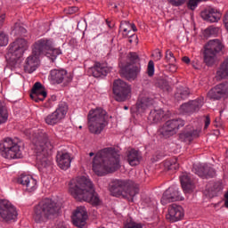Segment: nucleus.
Here are the masks:
<instances>
[{
    "mask_svg": "<svg viewBox=\"0 0 228 228\" xmlns=\"http://www.w3.org/2000/svg\"><path fill=\"white\" fill-rule=\"evenodd\" d=\"M152 106H154V98L145 93H142L140 94L136 103V112L145 113V111H147L149 108H152Z\"/></svg>",
    "mask_w": 228,
    "mask_h": 228,
    "instance_id": "aec40b11",
    "label": "nucleus"
},
{
    "mask_svg": "<svg viewBox=\"0 0 228 228\" xmlns=\"http://www.w3.org/2000/svg\"><path fill=\"white\" fill-rule=\"evenodd\" d=\"M181 200V194L177 186L169 187L164 193L160 200L162 206H167L169 202H175Z\"/></svg>",
    "mask_w": 228,
    "mask_h": 228,
    "instance_id": "a211bd4d",
    "label": "nucleus"
},
{
    "mask_svg": "<svg viewBox=\"0 0 228 228\" xmlns=\"http://www.w3.org/2000/svg\"><path fill=\"white\" fill-rule=\"evenodd\" d=\"M8 121V110L6 106L0 102V125L6 124Z\"/></svg>",
    "mask_w": 228,
    "mask_h": 228,
    "instance_id": "c9c22d12",
    "label": "nucleus"
},
{
    "mask_svg": "<svg viewBox=\"0 0 228 228\" xmlns=\"http://www.w3.org/2000/svg\"><path fill=\"white\" fill-rule=\"evenodd\" d=\"M79 9L77 7H70L69 12L70 13H76Z\"/></svg>",
    "mask_w": 228,
    "mask_h": 228,
    "instance_id": "5fc2aeb1",
    "label": "nucleus"
},
{
    "mask_svg": "<svg viewBox=\"0 0 228 228\" xmlns=\"http://www.w3.org/2000/svg\"><path fill=\"white\" fill-rule=\"evenodd\" d=\"M128 59L129 62H126V65L121 68V74H123L126 79H136L142 70L140 56L134 52H130L128 53Z\"/></svg>",
    "mask_w": 228,
    "mask_h": 228,
    "instance_id": "9d476101",
    "label": "nucleus"
},
{
    "mask_svg": "<svg viewBox=\"0 0 228 228\" xmlns=\"http://www.w3.org/2000/svg\"><path fill=\"white\" fill-rule=\"evenodd\" d=\"M200 1H201V0H189L188 8L190 10H195V8H197V6H199Z\"/></svg>",
    "mask_w": 228,
    "mask_h": 228,
    "instance_id": "a18cd8bd",
    "label": "nucleus"
},
{
    "mask_svg": "<svg viewBox=\"0 0 228 228\" xmlns=\"http://www.w3.org/2000/svg\"><path fill=\"white\" fill-rule=\"evenodd\" d=\"M147 74L150 77H152V76H154V61H150L148 62Z\"/></svg>",
    "mask_w": 228,
    "mask_h": 228,
    "instance_id": "c03bdc74",
    "label": "nucleus"
},
{
    "mask_svg": "<svg viewBox=\"0 0 228 228\" xmlns=\"http://www.w3.org/2000/svg\"><path fill=\"white\" fill-rule=\"evenodd\" d=\"M113 94L116 101L124 102L127 99V95L131 94V87L124 80L116 79L113 84Z\"/></svg>",
    "mask_w": 228,
    "mask_h": 228,
    "instance_id": "2eb2a0df",
    "label": "nucleus"
},
{
    "mask_svg": "<svg viewBox=\"0 0 228 228\" xmlns=\"http://www.w3.org/2000/svg\"><path fill=\"white\" fill-rule=\"evenodd\" d=\"M4 19H6L5 14L0 15V26H3V23L4 22Z\"/></svg>",
    "mask_w": 228,
    "mask_h": 228,
    "instance_id": "864d4df0",
    "label": "nucleus"
},
{
    "mask_svg": "<svg viewBox=\"0 0 228 228\" xmlns=\"http://www.w3.org/2000/svg\"><path fill=\"white\" fill-rule=\"evenodd\" d=\"M89 70L91 74H93L94 77H102V76H108L110 68H108L106 64L96 62Z\"/></svg>",
    "mask_w": 228,
    "mask_h": 228,
    "instance_id": "2f4dec72",
    "label": "nucleus"
},
{
    "mask_svg": "<svg viewBox=\"0 0 228 228\" xmlns=\"http://www.w3.org/2000/svg\"><path fill=\"white\" fill-rule=\"evenodd\" d=\"M61 208L56 201L45 199L34 208L33 219L37 224H44L60 213Z\"/></svg>",
    "mask_w": 228,
    "mask_h": 228,
    "instance_id": "20e7f679",
    "label": "nucleus"
},
{
    "mask_svg": "<svg viewBox=\"0 0 228 228\" xmlns=\"http://www.w3.org/2000/svg\"><path fill=\"white\" fill-rule=\"evenodd\" d=\"M89 156H90V158H92V156H95V153L90 152V153H89Z\"/></svg>",
    "mask_w": 228,
    "mask_h": 228,
    "instance_id": "4d7b16f0",
    "label": "nucleus"
},
{
    "mask_svg": "<svg viewBox=\"0 0 228 228\" xmlns=\"http://www.w3.org/2000/svg\"><path fill=\"white\" fill-rule=\"evenodd\" d=\"M182 61H183V63H186L187 65H189L190 63V58L188 56H184L182 58Z\"/></svg>",
    "mask_w": 228,
    "mask_h": 228,
    "instance_id": "603ef678",
    "label": "nucleus"
},
{
    "mask_svg": "<svg viewBox=\"0 0 228 228\" xmlns=\"http://www.w3.org/2000/svg\"><path fill=\"white\" fill-rule=\"evenodd\" d=\"M226 158H228V149L226 150Z\"/></svg>",
    "mask_w": 228,
    "mask_h": 228,
    "instance_id": "13d9d810",
    "label": "nucleus"
},
{
    "mask_svg": "<svg viewBox=\"0 0 228 228\" xmlns=\"http://www.w3.org/2000/svg\"><path fill=\"white\" fill-rule=\"evenodd\" d=\"M199 130L194 129L191 126H187L183 133L180 134L179 139L184 143H191L195 138H199Z\"/></svg>",
    "mask_w": 228,
    "mask_h": 228,
    "instance_id": "393cba45",
    "label": "nucleus"
},
{
    "mask_svg": "<svg viewBox=\"0 0 228 228\" xmlns=\"http://www.w3.org/2000/svg\"><path fill=\"white\" fill-rule=\"evenodd\" d=\"M50 79L53 81V83H57V85L61 83H63V85H69V83L72 81V75L68 73L65 69H52L50 71Z\"/></svg>",
    "mask_w": 228,
    "mask_h": 228,
    "instance_id": "f3484780",
    "label": "nucleus"
},
{
    "mask_svg": "<svg viewBox=\"0 0 228 228\" xmlns=\"http://www.w3.org/2000/svg\"><path fill=\"white\" fill-rule=\"evenodd\" d=\"M51 137L44 130H37L33 134L32 142L36 154L37 165L39 170L51 168L53 166V143Z\"/></svg>",
    "mask_w": 228,
    "mask_h": 228,
    "instance_id": "f03ea898",
    "label": "nucleus"
},
{
    "mask_svg": "<svg viewBox=\"0 0 228 228\" xmlns=\"http://www.w3.org/2000/svg\"><path fill=\"white\" fill-rule=\"evenodd\" d=\"M190 97V89L188 87H179L175 94V99L176 101H184Z\"/></svg>",
    "mask_w": 228,
    "mask_h": 228,
    "instance_id": "f704fd0d",
    "label": "nucleus"
},
{
    "mask_svg": "<svg viewBox=\"0 0 228 228\" xmlns=\"http://www.w3.org/2000/svg\"><path fill=\"white\" fill-rule=\"evenodd\" d=\"M54 46V41L51 38H41L35 42L32 47V53L35 56L49 55V51Z\"/></svg>",
    "mask_w": 228,
    "mask_h": 228,
    "instance_id": "4468645a",
    "label": "nucleus"
},
{
    "mask_svg": "<svg viewBox=\"0 0 228 228\" xmlns=\"http://www.w3.org/2000/svg\"><path fill=\"white\" fill-rule=\"evenodd\" d=\"M157 86H159V88H161V90H164V92H170L171 90L168 81L163 78L158 81Z\"/></svg>",
    "mask_w": 228,
    "mask_h": 228,
    "instance_id": "a19ab883",
    "label": "nucleus"
},
{
    "mask_svg": "<svg viewBox=\"0 0 228 228\" xmlns=\"http://www.w3.org/2000/svg\"><path fill=\"white\" fill-rule=\"evenodd\" d=\"M19 29H20V35H25L26 28H24L23 27H20Z\"/></svg>",
    "mask_w": 228,
    "mask_h": 228,
    "instance_id": "6e6d98bb",
    "label": "nucleus"
},
{
    "mask_svg": "<svg viewBox=\"0 0 228 228\" xmlns=\"http://www.w3.org/2000/svg\"><path fill=\"white\" fill-rule=\"evenodd\" d=\"M186 122L181 118L167 120L164 126L159 129V136L163 135L164 138H170L174 136L181 127H184Z\"/></svg>",
    "mask_w": 228,
    "mask_h": 228,
    "instance_id": "ddd939ff",
    "label": "nucleus"
},
{
    "mask_svg": "<svg viewBox=\"0 0 228 228\" xmlns=\"http://www.w3.org/2000/svg\"><path fill=\"white\" fill-rule=\"evenodd\" d=\"M40 63V56L35 55L32 53V55H29L24 65V70L25 72H28V74H33L37 69H38V65Z\"/></svg>",
    "mask_w": 228,
    "mask_h": 228,
    "instance_id": "bb28decb",
    "label": "nucleus"
},
{
    "mask_svg": "<svg viewBox=\"0 0 228 228\" xmlns=\"http://www.w3.org/2000/svg\"><path fill=\"white\" fill-rule=\"evenodd\" d=\"M225 95H228V82L216 86L208 93V99L212 101H220Z\"/></svg>",
    "mask_w": 228,
    "mask_h": 228,
    "instance_id": "6ab92c4d",
    "label": "nucleus"
},
{
    "mask_svg": "<svg viewBox=\"0 0 228 228\" xmlns=\"http://www.w3.org/2000/svg\"><path fill=\"white\" fill-rule=\"evenodd\" d=\"M18 183L24 186L25 190L29 193L35 191L37 190V179L33 178V176L29 175H21L20 177L18 179Z\"/></svg>",
    "mask_w": 228,
    "mask_h": 228,
    "instance_id": "a878e982",
    "label": "nucleus"
},
{
    "mask_svg": "<svg viewBox=\"0 0 228 228\" xmlns=\"http://www.w3.org/2000/svg\"><path fill=\"white\" fill-rule=\"evenodd\" d=\"M201 17L207 22H218L222 17V13L216 9L208 8L201 12Z\"/></svg>",
    "mask_w": 228,
    "mask_h": 228,
    "instance_id": "c756f323",
    "label": "nucleus"
},
{
    "mask_svg": "<svg viewBox=\"0 0 228 228\" xmlns=\"http://www.w3.org/2000/svg\"><path fill=\"white\" fill-rule=\"evenodd\" d=\"M228 79V58L220 65L216 71V79L221 81V79Z\"/></svg>",
    "mask_w": 228,
    "mask_h": 228,
    "instance_id": "72a5a7b5",
    "label": "nucleus"
},
{
    "mask_svg": "<svg viewBox=\"0 0 228 228\" xmlns=\"http://www.w3.org/2000/svg\"><path fill=\"white\" fill-rule=\"evenodd\" d=\"M180 182L182 188L185 193H190L193 191L195 188V183H193V176L190 173H183L180 175Z\"/></svg>",
    "mask_w": 228,
    "mask_h": 228,
    "instance_id": "cd10ccee",
    "label": "nucleus"
},
{
    "mask_svg": "<svg viewBox=\"0 0 228 228\" xmlns=\"http://www.w3.org/2000/svg\"><path fill=\"white\" fill-rule=\"evenodd\" d=\"M120 31H123L124 37H133L134 34L129 35V21H121L119 26Z\"/></svg>",
    "mask_w": 228,
    "mask_h": 228,
    "instance_id": "ea45409f",
    "label": "nucleus"
},
{
    "mask_svg": "<svg viewBox=\"0 0 228 228\" xmlns=\"http://www.w3.org/2000/svg\"><path fill=\"white\" fill-rule=\"evenodd\" d=\"M224 43L219 39L209 40L204 46V61L208 67H212L216 61V57L224 51Z\"/></svg>",
    "mask_w": 228,
    "mask_h": 228,
    "instance_id": "1a4fd4ad",
    "label": "nucleus"
},
{
    "mask_svg": "<svg viewBox=\"0 0 228 228\" xmlns=\"http://www.w3.org/2000/svg\"><path fill=\"white\" fill-rule=\"evenodd\" d=\"M124 108H125V110H128V108L126 106H125Z\"/></svg>",
    "mask_w": 228,
    "mask_h": 228,
    "instance_id": "bf43d9fd",
    "label": "nucleus"
},
{
    "mask_svg": "<svg viewBox=\"0 0 228 228\" xmlns=\"http://www.w3.org/2000/svg\"><path fill=\"white\" fill-rule=\"evenodd\" d=\"M60 54H61V50L60 48H54V44H53V46L52 47V49L48 51V55H45V56H46V58H50V60H52V61L53 62L54 60H56V58L60 56Z\"/></svg>",
    "mask_w": 228,
    "mask_h": 228,
    "instance_id": "4c0bfd02",
    "label": "nucleus"
},
{
    "mask_svg": "<svg viewBox=\"0 0 228 228\" xmlns=\"http://www.w3.org/2000/svg\"><path fill=\"white\" fill-rule=\"evenodd\" d=\"M163 165L166 170H177L179 168V163H177V159H175L173 160H165Z\"/></svg>",
    "mask_w": 228,
    "mask_h": 228,
    "instance_id": "e433bc0d",
    "label": "nucleus"
},
{
    "mask_svg": "<svg viewBox=\"0 0 228 228\" xmlns=\"http://www.w3.org/2000/svg\"><path fill=\"white\" fill-rule=\"evenodd\" d=\"M219 32L220 28L211 26L205 29L204 36L207 37H216Z\"/></svg>",
    "mask_w": 228,
    "mask_h": 228,
    "instance_id": "58836bf2",
    "label": "nucleus"
},
{
    "mask_svg": "<svg viewBox=\"0 0 228 228\" xmlns=\"http://www.w3.org/2000/svg\"><path fill=\"white\" fill-rule=\"evenodd\" d=\"M202 106H204V97L200 96L195 100L189 101L187 103H183L181 105L180 110L182 113L193 115V113H198Z\"/></svg>",
    "mask_w": 228,
    "mask_h": 228,
    "instance_id": "dca6fc26",
    "label": "nucleus"
},
{
    "mask_svg": "<svg viewBox=\"0 0 228 228\" xmlns=\"http://www.w3.org/2000/svg\"><path fill=\"white\" fill-rule=\"evenodd\" d=\"M184 216V210L183 207L177 204H172L168 207L167 214L166 216L167 220L169 222H179V220H183Z\"/></svg>",
    "mask_w": 228,
    "mask_h": 228,
    "instance_id": "412c9836",
    "label": "nucleus"
},
{
    "mask_svg": "<svg viewBox=\"0 0 228 228\" xmlns=\"http://www.w3.org/2000/svg\"><path fill=\"white\" fill-rule=\"evenodd\" d=\"M56 161L59 168H61V170H68V168H70L72 159H70V154L63 151H58Z\"/></svg>",
    "mask_w": 228,
    "mask_h": 228,
    "instance_id": "c85d7f7f",
    "label": "nucleus"
},
{
    "mask_svg": "<svg viewBox=\"0 0 228 228\" xmlns=\"http://www.w3.org/2000/svg\"><path fill=\"white\" fill-rule=\"evenodd\" d=\"M53 228H67V226L65 225V223L59 222L53 226Z\"/></svg>",
    "mask_w": 228,
    "mask_h": 228,
    "instance_id": "3c124183",
    "label": "nucleus"
},
{
    "mask_svg": "<svg viewBox=\"0 0 228 228\" xmlns=\"http://www.w3.org/2000/svg\"><path fill=\"white\" fill-rule=\"evenodd\" d=\"M152 56L156 61H159V60H161V58H163V53H161V52L159 50H156L154 52V53L152 54Z\"/></svg>",
    "mask_w": 228,
    "mask_h": 228,
    "instance_id": "de8ad7c7",
    "label": "nucleus"
},
{
    "mask_svg": "<svg viewBox=\"0 0 228 228\" xmlns=\"http://www.w3.org/2000/svg\"><path fill=\"white\" fill-rule=\"evenodd\" d=\"M126 161L130 167H136L142 161V153L134 149L126 151Z\"/></svg>",
    "mask_w": 228,
    "mask_h": 228,
    "instance_id": "7c9ffc66",
    "label": "nucleus"
},
{
    "mask_svg": "<svg viewBox=\"0 0 228 228\" xmlns=\"http://www.w3.org/2000/svg\"><path fill=\"white\" fill-rule=\"evenodd\" d=\"M120 168V153L113 147L98 151L93 159V170L96 175H106Z\"/></svg>",
    "mask_w": 228,
    "mask_h": 228,
    "instance_id": "f257e3e1",
    "label": "nucleus"
},
{
    "mask_svg": "<svg viewBox=\"0 0 228 228\" xmlns=\"http://www.w3.org/2000/svg\"><path fill=\"white\" fill-rule=\"evenodd\" d=\"M4 45H8V35L0 30V47H4Z\"/></svg>",
    "mask_w": 228,
    "mask_h": 228,
    "instance_id": "79ce46f5",
    "label": "nucleus"
},
{
    "mask_svg": "<svg viewBox=\"0 0 228 228\" xmlns=\"http://www.w3.org/2000/svg\"><path fill=\"white\" fill-rule=\"evenodd\" d=\"M31 99H34L36 102H40L45 100L47 97V91H45V87L40 82H36L31 89L30 94Z\"/></svg>",
    "mask_w": 228,
    "mask_h": 228,
    "instance_id": "b1692460",
    "label": "nucleus"
},
{
    "mask_svg": "<svg viewBox=\"0 0 228 228\" xmlns=\"http://www.w3.org/2000/svg\"><path fill=\"white\" fill-rule=\"evenodd\" d=\"M17 208L8 200H0V218L2 222H15L17 220Z\"/></svg>",
    "mask_w": 228,
    "mask_h": 228,
    "instance_id": "f8f14e48",
    "label": "nucleus"
},
{
    "mask_svg": "<svg viewBox=\"0 0 228 228\" xmlns=\"http://www.w3.org/2000/svg\"><path fill=\"white\" fill-rule=\"evenodd\" d=\"M217 186H220V183H217Z\"/></svg>",
    "mask_w": 228,
    "mask_h": 228,
    "instance_id": "052dcab7",
    "label": "nucleus"
},
{
    "mask_svg": "<svg viewBox=\"0 0 228 228\" xmlns=\"http://www.w3.org/2000/svg\"><path fill=\"white\" fill-rule=\"evenodd\" d=\"M27 50L28 41L22 38L16 39L9 45V50L5 58L12 65H13V67H19L21 61L20 58H22L24 52Z\"/></svg>",
    "mask_w": 228,
    "mask_h": 228,
    "instance_id": "6e6552de",
    "label": "nucleus"
},
{
    "mask_svg": "<svg viewBox=\"0 0 228 228\" xmlns=\"http://www.w3.org/2000/svg\"><path fill=\"white\" fill-rule=\"evenodd\" d=\"M86 208L85 207H78L72 215V222L76 227L83 228L86 225Z\"/></svg>",
    "mask_w": 228,
    "mask_h": 228,
    "instance_id": "4be33fe9",
    "label": "nucleus"
},
{
    "mask_svg": "<svg viewBox=\"0 0 228 228\" xmlns=\"http://www.w3.org/2000/svg\"><path fill=\"white\" fill-rule=\"evenodd\" d=\"M68 112L69 105L65 102H61L56 110L45 117V122L48 126H56V124H60L67 117Z\"/></svg>",
    "mask_w": 228,
    "mask_h": 228,
    "instance_id": "9b49d317",
    "label": "nucleus"
},
{
    "mask_svg": "<svg viewBox=\"0 0 228 228\" xmlns=\"http://www.w3.org/2000/svg\"><path fill=\"white\" fill-rule=\"evenodd\" d=\"M69 192L76 200H84L93 206H99L101 199L94 189V183L86 176H80L72 179L69 183Z\"/></svg>",
    "mask_w": 228,
    "mask_h": 228,
    "instance_id": "7ed1b4c3",
    "label": "nucleus"
},
{
    "mask_svg": "<svg viewBox=\"0 0 228 228\" xmlns=\"http://www.w3.org/2000/svg\"><path fill=\"white\" fill-rule=\"evenodd\" d=\"M192 171L202 179H209L215 175V169L207 164H200L193 167Z\"/></svg>",
    "mask_w": 228,
    "mask_h": 228,
    "instance_id": "5701e85b",
    "label": "nucleus"
},
{
    "mask_svg": "<svg viewBox=\"0 0 228 228\" xmlns=\"http://www.w3.org/2000/svg\"><path fill=\"white\" fill-rule=\"evenodd\" d=\"M165 60L168 63H175V57L174 56V53H172L170 50L166 51Z\"/></svg>",
    "mask_w": 228,
    "mask_h": 228,
    "instance_id": "37998d69",
    "label": "nucleus"
},
{
    "mask_svg": "<svg viewBox=\"0 0 228 228\" xmlns=\"http://www.w3.org/2000/svg\"><path fill=\"white\" fill-rule=\"evenodd\" d=\"M148 120L152 124H158V122H161V120H167V115H165V111L161 109L153 110L150 112Z\"/></svg>",
    "mask_w": 228,
    "mask_h": 228,
    "instance_id": "473e14b6",
    "label": "nucleus"
},
{
    "mask_svg": "<svg viewBox=\"0 0 228 228\" xmlns=\"http://www.w3.org/2000/svg\"><path fill=\"white\" fill-rule=\"evenodd\" d=\"M172 6H183L186 3V0H167Z\"/></svg>",
    "mask_w": 228,
    "mask_h": 228,
    "instance_id": "49530a36",
    "label": "nucleus"
},
{
    "mask_svg": "<svg viewBox=\"0 0 228 228\" xmlns=\"http://www.w3.org/2000/svg\"><path fill=\"white\" fill-rule=\"evenodd\" d=\"M109 191L112 197H122L131 201H133L134 195L138 194L136 184L131 180H112L109 183Z\"/></svg>",
    "mask_w": 228,
    "mask_h": 228,
    "instance_id": "39448f33",
    "label": "nucleus"
},
{
    "mask_svg": "<svg viewBox=\"0 0 228 228\" xmlns=\"http://www.w3.org/2000/svg\"><path fill=\"white\" fill-rule=\"evenodd\" d=\"M131 31H134V32L138 31V29L136 28V25L133 23H129V35H132Z\"/></svg>",
    "mask_w": 228,
    "mask_h": 228,
    "instance_id": "09e8293b",
    "label": "nucleus"
},
{
    "mask_svg": "<svg viewBox=\"0 0 228 228\" xmlns=\"http://www.w3.org/2000/svg\"><path fill=\"white\" fill-rule=\"evenodd\" d=\"M0 153L5 159H20L22 146L19 141L7 137L0 142Z\"/></svg>",
    "mask_w": 228,
    "mask_h": 228,
    "instance_id": "0eeeda50",
    "label": "nucleus"
},
{
    "mask_svg": "<svg viewBox=\"0 0 228 228\" xmlns=\"http://www.w3.org/2000/svg\"><path fill=\"white\" fill-rule=\"evenodd\" d=\"M88 129L93 134H101L104 127L108 126V116L106 110L102 108L93 109L89 111Z\"/></svg>",
    "mask_w": 228,
    "mask_h": 228,
    "instance_id": "423d86ee",
    "label": "nucleus"
},
{
    "mask_svg": "<svg viewBox=\"0 0 228 228\" xmlns=\"http://www.w3.org/2000/svg\"><path fill=\"white\" fill-rule=\"evenodd\" d=\"M209 124H211V118H209V116H207L205 118V129H208L209 127Z\"/></svg>",
    "mask_w": 228,
    "mask_h": 228,
    "instance_id": "8fccbe9b",
    "label": "nucleus"
}]
</instances>
